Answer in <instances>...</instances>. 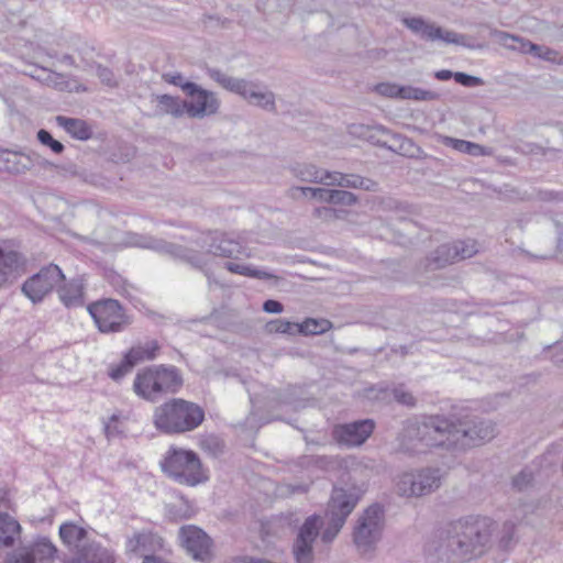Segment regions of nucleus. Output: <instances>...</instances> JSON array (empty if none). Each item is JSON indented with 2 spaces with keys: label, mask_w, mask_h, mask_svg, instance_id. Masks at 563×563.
Wrapping results in <instances>:
<instances>
[{
  "label": "nucleus",
  "mask_w": 563,
  "mask_h": 563,
  "mask_svg": "<svg viewBox=\"0 0 563 563\" xmlns=\"http://www.w3.org/2000/svg\"><path fill=\"white\" fill-rule=\"evenodd\" d=\"M494 521L467 516L438 530L426 551L444 563H459L482 556L489 549Z\"/></svg>",
  "instance_id": "f257e3e1"
},
{
  "label": "nucleus",
  "mask_w": 563,
  "mask_h": 563,
  "mask_svg": "<svg viewBox=\"0 0 563 563\" xmlns=\"http://www.w3.org/2000/svg\"><path fill=\"white\" fill-rule=\"evenodd\" d=\"M456 413L426 415L409 419L402 430V445L416 450L443 449L455 453Z\"/></svg>",
  "instance_id": "f03ea898"
},
{
  "label": "nucleus",
  "mask_w": 563,
  "mask_h": 563,
  "mask_svg": "<svg viewBox=\"0 0 563 563\" xmlns=\"http://www.w3.org/2000/svg\"><path fill=\"white\" fill-rule=\"evenodd\" d=\"M205 420L203 409L183 398H173L157 406L153 413L155 428L165 434L192 431Z\"/></svg>",
  "instance_id": "7ed1b4c3"
},
{
  "label": "nucleus",
  "mask_w": 563,
  "mask_h": 563,
  "mask_svg": "<svg viewBox=\"0 0 563 563\" xmlns=\"http://www.w3.org/2000/svg\"><path fill=\"white\" fill-rule=\"evenodd\" d=\"M184 380L179 369L173 365H153L139 372L133 389L141 398L155 402L166 394H176Z\"/></svg>",
  "instance_id": "20e7f679"
},
{
  "label": "nucleus",
  "mask_w": 563,
  "mask_h": 563,
  "mask_svg": "<svg viewBox=\"0 0 563 563\" xmlns=\"http://www.w3.org/2000/svg\"><path fill=\"white\" fill-rule=\"evenodd\" d=\"M161 466L168 477L183 485L196 486L207 479L198 454L191 450L170 448Z\"/></svg>",
  "instance_id": "39448f33"
},
{
  "label": "nucleus",
  "mask_w": 563,
  "mask_h": 563,
  "mask_svg": "<svg viewBox=\"0 0 563 563\" xmlns=\"http://www.w3.org/2000/svg\"><path fill=\"white\" fill-rule=\"evenodd\" d=\"M207 75L223 89L236 93L250 104L260 107L269 112H276L275 95L268 90H261L258 82L235 78L213 67H207Z\"/></svg>",
  "instance_id": "423d86ee"
},
{
  "label": "nucleus",
  "mask_w": 563,
  "mask_h": 563,
  "mask_svg": "<svg viewBox=\"0 0 563 563\" xmlns=\"http://www.w3.org/2000/svg\"><path fill=\"white\" fill-rule=\"evenodd\" d=\"M455 453L489 442L496 437V426L492 420L473 415L456 413Z\"/></svg>",
  "instance_id": "0eeeda50"
},
{
  "label": "nucleus",
  "mask_w": 563,
  "mask_h": 563,
  "mask_svg": "<svg viewBox=\"0 0 563 563\" xmlns=\"http://www.w3.org/2000/svg\"><path fill=\"white\" fill-rule=\"evenodd\" d=\"M384 523L385 514L380 505L374 504L363 511L353 531V542L358 551L365 553L375 548L382 538Z\"/></svg>",
  "instance_id": "6e6552de"
},
{
  "label": "nucleus",
  "mask_w": 563,
  "mask_h": 563,
  "mask_svg": "<svg viewBox=\"0 0 563 563\" xmlns=\"http://www.w3.org/2000/svg\"><path fill=\"white\" fill-rule=\"evenodd\" d=\"M441 470L438 467L404 473L396 482V493L407 498L431 494L441 486Z\"/></svg>",
  "instance_id": "1a4fd4ad"
},
{
  "label": "nucleus",
  "mask_w": 563,
  "mask_h": 563,
  "mask_svg": "<svg viewBox=\"0 0 563 563\" xmlns=\"http://www.w3.org/2000/svg\"><path fill=\"white\" fill-rule=\"evenodd\" d=\"M87 310L102 333L121 332L131 324L130 317L115 299L98 300L90 303Z\"/></svg>",
  "instance_id": "9d476101"
},
{
  "label": "nucleus",
  "mask_w": 563,
  "mask_h": 563,
  "mask_svg": "<svg viewBox=\"0 0 563 563\" xmlns=\"http://www.w3.org/2000/svg\"><path fill=\"white\" fill-rule=\"evenodd\" d=\"M63 280L65 275L59 266L49 264L29 277L21 289L33 303H38Z\"/></svg>",
  "instance_id": "9b49d317"
},
{
  "label": "nucleus",
  "mask_w": 563,
  "mask_h": 563,
  "mask_svg": "<svg viewBox=\"0 0 563 563\" xmlns=\"http://www.w3.org/2000/svg\"><path fill=\"white\" fill-rule=\"evenodd\" d=\"M401 22L413 34L419 35L424 41H442L445 44L470 46L466 43V35L456 33L454 31L444 30L441 26L435 25L434 23L427 22L421 16L404 18Z\"/></svg>",
  "instance_id": "f8f14e48"
},
{
  "label": "nucleus",
  "mask_w": 563,
  "mask_h": 563,
  "mask_svg": "<svg viewBox=\"0 0 563 563\" xmlns=\"http://www.w3.org/2000/svg\"><path fill=\"white\" fill-rule=\"evenodd\" d=\"M140 247L151 249L155 252L169 255L175 260H179L192 266L194 268L202 269L207 265V262L202 256L195 250L188 249L180 244L167 242L163 239H156L153 236H143L141 241L136 243Z\"/></svg>",
  "instance_id": "ddd939ff"
},
{
  "label": "nucleus",
  "mask_w": 563,
  "mask_h": 563,
  "mask_svg": "<svg viewBox=\"0 0 563 563\" xmlns=\"http://www.w3.org/2000/svg\"><path fill=\"white\" fill-rule=\"evenodd\" d=\"M185 95L190 99L189 101L185 100L189 118L203 119L219 112L221 101L213 91L195 84L185 88Z\"/></svg>",
  "instance_id": "4468645a"
},
{
  "label": "nucleus",
  "mask_w": 563,
  "mask_h": 563,
  "mask_svg": "<svg viewBox=\"0 0 563 563\" xmlns=\"http://www.w3.org/2000/svg\"><path fill=\"white\" fill-rule=\"evenodd\" d=\"M57 548L47 537H36L30 544L8 554L5 563H52Z\"/></svg>",
  "instance_id": "2eb2a0df"
},
{
  "label": "nucleus",
  "mask_w": 563,
  "mask_h": 563,
  "mask_svg": "<svg viewBox=\"0 0 563 563\" xmlns=\"http://www.w3.org/2000/svg\"><path fill=\"white\" fill-rule=\"evenodd\" d=\"M364 490L356 485L333 487L325 512L327 518L342 519L345 522L360 501Z\"/></svg>",
  "instance_id": "dca6fc26"
},
{
  "label": "nucleus",
  "mask_w": 563,
  "mask_h": 563,
  "mask_svg": "<svg viewBox=\"0 0 563 563\" xmlns=\"http://www.w3.org/2000/svg\"><path fill=\"white\" fill-rule=\"evenodd\" d=\"M322 525L321 517L311 515L299 528L294 542L292 552L297 563H311L313 559V543L320 533Z\"/></svg>",
  "instance_id": "f3484780"
},
{
  "label": "nucleus",
  "mask_w": 563,
  "mask_h": 563,
  "mask_svg": "<svg viewBox=\"0 0 563 563\" xmlns=\"http://www.w3.org/2000/svg\"><path fill=\"white\" fill-rule=\"evenodd\" d=\"M374 429V420L362 419L335 426L332 437L339 445L346 448L360 446L372 435Z\"/></svg>",
  "instance_id": "a211bd4d"
},
{
  "label": "nucleus",
  "mask_w": 563,
  "mask_h": 563,
  "mask_svg": "<svg viewBox=\"0 0 563 563\" xmlns=\"http://www.w3.org/2000/svg\"><path fill=\"white\" fill-rule=\"evenodd\" d=\"M179 537L183 547L197 561L209 562L212 558L211 538L196 526H185L180 528Z\"/></svg>",
  "instance_id": "6ab92c4d"
},
{
  "label": "nucleus",
  "mask_w": 563,
  "mask_h": 563,
  "mask_svg": "<svg viewBox=\"0 0 563 563\" xmlns=\"http://www.w3.org/2000/svg\"><path fill=\"white\" fill-rule=\"evenodd\" d=\"M25 257L16 251L0 246V289L12 285L23 273Z\"/></svg>",
  "instance_id": "aec40b11"
},
{
  "label": "nucleus",
  "mask_w": 563,
  "mask_h": 563,
  "mask_svg": "<svg viewBox=\"0 0 563 563\" xmlns=\"http://www.w3.org/2000/svg\"><path fill=\"white\" fill-rule=\"evenodd\" d=\"M208 253L214 256L238 260L240 256H249L246 249L236 240L223 232H213L210 235Z\"/></svg>",
  "instance_id": "412c9836"
},
{
  "label": "nucleus",
  "mask_w": 563,
  "mask_h": 563,
  "mask_svg": "<svg viewBox=\"0 0 563 563\" xmlns=\"http://www.w3.org/2000/svg\"><path fill=\"white\" fill-rule=\"evenodd\" d=\"M75 563H115L113 554L95 541L87 540L75 551Z\"/></svg>",
  "instance_id": "4be33fe9"
},
{
  "label": "nucleus",
  "mask_w": 563,
  "mask_h": 563,
  "mask_svg": "<svg viewBox=\"0 0 563 563\" xmlns=\"http://www.w3.org/2000/svg\"><path fill=\"white\" fill-rule=\"evenodd\" d=\"M371 391L375 393V397L380 400H389L393 397L395 401L409 408H413L417 405L416 397L402 384L394 385L393 387L378 384L372 387Z\"/></svg>",
  "instance_id": "5701e85b"
},
{
  "label": "nucleus",
  "mask_w": 563,
  "mask_h": 563,
  "mask_svg": "<svg viewBox=\"0 0 563 563\" xmlns=\"http://www.w3.org/2000/svg\"><path fill=\"white\" fill-rule=\"evenodd\" d=\"M55 121L59 128L75 140L88 141L93 135L92 125L82 119L57 115Z\"/></svg>",
  "instance_id": "b1692460"
},
{
  "label": "nucleus",
  "mask_w": 563,
  "mask_h": 563,
  "mask_svg": "<svg viewBox=\"0 0 563 563\" xmlns=\"http://www.w3.org/2000/svg\"><path fill=\"white\" fill-rule=\"evenodd\" d=\"M456 247L453 244H442L438 246L423 262L424 271H437L457 261Z\"/></svg>",
  "instance_id": "393cba45"
},
{
  "label": "nucleus",
  "mask_w": 563,
  "mask_h": 563,
  "mask_svg": "<svg viewBox=\"0 0 563 563\" xmlns=\"http://www.w3.org/2000/svg\"><path fill=\"white\" fill-rule=\"evenodd\" d=\"M58 297L67 308H77L84 305V285L79 279H71L58 288Z\"/></svg>",
  "instance_id": "a878e982"
},
{
  "label": "nucleus",
  "mask_w": 563,
  "mask_h": 563,
  "mask_svg": "<svg viewBox=\"0 0 563 563\" xmlns=\"http://www.w3.org/2000/svg\"><path fill=\"white\" fill-rule=\"evenodd\" d=\"M59 537L74 553L88 540L87 531L73 522H65L59 527Z\"/></svg>",
  "instance_id": "bb28decb"
},
{
  "label": "nucleus",
  "mask_w": 563,
  "mask_h": 563,
  "mask_svg": "<svg viewBox=\"0 0 563 563\" xmlns=\"http://www.w3.org/2000/svg\"><path fill=\"white\" fill-rule=\"evenodd\" d=\"M157 101V112L162 115L169 114L174 118H181L187 114V104L179 97L167 93L155 96Z\"/></svg>",
  "instance_id": "cd10ccee"
},
{
  "label": "nucleus",
  "mask_w": 563,
  "mask_h": 563,
  "mask_svg": "<svg viewBox=\"0 0 563 563\" xmlns=\"http://www.w3.org/2000/svg\"><path fill=\"white\" fill-rule=\"evenodd\" d=\"M158 350L159 344L156 340L146 341L144 344H136L125 353L126 363L131 362L135 366L143 361H152L156 357Z\"/></svg>",
  "instance_id": "c85d7f7f"
},
{
  "label": "nucleus",
  "mask_w": 563,
  "mask_h": 563,
  "mask_svg": "<svg viewBox=\"0 0 563 563\" xmlns=\"http://www.w3.org/2000/svg\"><path fill=\"white\" fill-rule=\"evenodd\" d=\"M340 180L338 187L342 188H355L365 191H377L378 189V184L375 180L356 174H343Z\"/></svg>",
  "instance_id": "c756f323"
},
{
  "label": "nucleus",
  "mask_w": 563,
  "mask_h": 563,
  "mask_svg": "<svg viewBox=\"0 0 563 563\" xmlns=\"http://www.w3.org/2000/svg\"><path fill=\"white\" fill-rule=\"evenodd\" d=\"M332 328V322L328 319L307 318L303 322L298 323V334L317 335L323 334Z\"/></svg>",
  "instance_id": "7c9ffc66"
},
{
  "label": "nucleus",
  "mask_w": 563,
  "mask_h": 563,
  "mask_svg": "<svg viewBox=\"0 0 563 563\" xmlns=\"http://www.w3.org/2000/svg\"><path fill=\"white\" fill-rule=\"evenodd\" d=\"M224 267L230 273L239 274V275L247 276V277H252V278L267 280V279H272L275 277L272 273H268V272H265L262 269H257V268H253L250 265L236 264L233 262H227Z\"/></svg>",
  "instance_id": "2f4dec72"
},
{
  "label": "nucleus",
  "mask_w": 563,
  "mask_h": 563,
  "mask_svg": "<svg viewBox=\"0 0 563 563\" xmlns=\"http://www.w3.org/2000/svg\"><path fill=\"white\" fill-rule=\"evenodd\" d=\"M516 525L512 521H505L498 532V547L504 551H509L518 542L516 534Z\"/></svg>",
  "instance_id": "473e14b6"
},
{
  "label": "nucleus",
  "mask_w": 563,
  "mask_h": 563,
  "mask_svg": "<svg viewBox=\"0 0 563 563\" xmlns=\"http://www.w3.org/2000/svg\"><path fill=\"white\" fill-rule=\"evenodd\" d=\"M401 99L415 101H434L440 99V93L412 86H402Z\"/></svg>",
  "instance_id": "72a5a7b5"
},
{
  "label": "nucleus",
  "mask_w": 563,
  "mask_h": 563,
  "mask_svg": "<svg viewBox=\"0 0 563 563\" xmlns=\"http://www.w3.org/2000/svg\"><path fill=\"white\" fill-rule=\"evenodd\" d=\"M265 330L267 333H280L288 335H297L298 334V323L290 322L283 319H275L268 321L265 324Z\"/></svg>",
  "instance_id": "f704fd0d"
},
{
  "label": "nucleus",
  "mask_w": 563,
  "mask_h": 563,
  "mask_svg": "<svg viewBox=\"0 0 563 563\" xmlns=\"http://www.w3.org/2000/svg\"><path fill=\"white\" fill-rule=\"evenodd\" d=\"M500 40L507 48L518 51L522 54H529V46H532V42L506 32H500Z\"/></svg>",
  "instance_id": "c9c22d12"
},
{
  "label": "nucleus",
  "mask_w": 563,
  "mask_h": 563,
  "mask_svg": "<svg viewBox=\"0 0 563 563\" xmlns=\"http://www.w3.org/2000/svg\"><path fill=\"white\" fill-rule=\"evenodd\" d=\"M382 203L385 210L394 211L399 220H405L406 214L412 213V207L409 203L394 198H387Z\"/></svg>",
  "instance_id": "e433bc0d"
},
{
  "label": "nucleus",
  "mask_w": 563,
  "mask_h": 563,
  "mask_svg": "<svg viewBox=\"0 0 563 563\" xmlns=\"http://www.w3.org/2000/svg\"><path fill=\"white\" fill-rule=\"evenodd\" d=\"M200 446L214 457L221 455L224 451L223 441L213 434L203 438L200 442Z\"/></svg>",
  "instance_id": "4c0bfd02"
},
{
  "label": "nucleus",
  "mask_w": 563,
  "mask_h": 563,
  "mask_svg": "<svg viewBox=\"0 0 563 563\" xmlns=\"http://www.w3.org/2000/svg\"><path fill=\"white\" fill-rule=\"evenodd\" d=\"M294 172L295 176L302 181L319 183L321 169L317 168L314 165H299L294 168Z\"/></svg>",
  "instance_id": "58836bf2"
},
{
  "label": "nucleus",
  "mask_w": 563,
  "mask_h": 563,
  "mask_svg": "<svg viewBox=\"0 0 563 563\" xmlns=\"http://www.w3.org/2000/svg\"><path fill=\"white\" fill-rule=\"evenodd\" d=\"M36 137L42 145L49 147L55 154H60L65 148L64 144L55 140L52 133L45 129L38 130Z\"/></svg>",
  "instance_id": "ea45409f"
},
{
  "label": "nucleus",
  "mask_w": 563,
  "mask_h": 563,
  "mask_svg": "<svg viewBox=\"0 0 563 563\" xmlns=\"http://www.w3.org/2000/svg\"><path fill=\"white\" fill-rule=\"evenodd\" d=\"M327 519H328L327 527L324 528V530L321 533V540L324 543H331L336 538V536L339 534V532L341 531V529L343 528L345 522H342V519H340V518H338V519L327 518Z\"/></svg>",
  "instance_id": "a19ab883"
},
{
  "label": "nucleus",
  "mask_w": 563,
  "mask_h": 563,
  "mask_svg": "<svg viewBox=\"0 0 563 563\" xmlns=\"http://www.w3.org/2000/svg\"><path fill=\"white\" fill-rule=\"evenodd\" d=\"M393 140L395 142V145H397V148L395 151H398L402 155L407 156H415V151L420 152V147L416 146L415 143L400 134H395L393 136Z\"/></svg>",
  "instance_id": "79ce46f5"
},
{
  "label": "nucleus",
  "mask_w": 563,
  "mask_h": 563,
  "mask_svg": "<svg viewBox=\"0 0 563 563\" xmlns=\"http://www.w3.org/2000/svg\"><path fill=\"white\" fill-rule=\"evenodd\" d=\"M457 251V261L470 258L477 253L476 242L473 240L457 241L452 243Z\"/></svg>",
  "instance_id": "37998d69"
},
{
  "label": "nucleus",
  "mask_w": 563,
  "mask_h": 563,
  "mask_svg": "<svg viewBox=\"0 0 563 563\" xmlns=\"http://www.w3.org/2000/svg\"><path fill=\"white\" fill-rule=\"evenodd\" d=\"M331 203L341 206H353L357 202V197L350 191L342 189H332Z\"/></svg>",
  "instance_id": "c03bdc74"
},
{
  "label": "nucleus",
  "mask_w": 563,
  "mask_h": 563,
  "mask_svg": "<svg viewBox=\"0 0 563 563\" xmlns=\"http://www.w3.org/2000/svg\"><path fill=\"white\" fill-rule=\"evenodd\" d=\"M375 91L384 97L401 99L402 86L390 82H380L376 85Z\"/></svg>",
  "instance_id": "a18cd8bd"
},
{
  "label": "nucleus",
  "mask_w": 563,
  "mask_h": 563,
  "mask_svg": "<svg viewBox=\"0 0 563 563\" xmlns=\"http://www.w3.org/2000/svg\"><path fill=\"white\" fill-rule=\"evenodd\" d=\"M96 75L103 85H107L108 87L118 86V80L114 76V73L109 67L98 64L96 67Z\"/></svg>",
  "instance_id": "49530a36"
},
{
  "label": "nucleus",
  "mask_w": 563,
  "mask_h": 563,
  "mask_svg": "<svg viewBox=\"0 0 563 563\" xmlns=\"http://www.w3.org/2000/svg\"><path fill=\"white\" fill-rule=\"evenodd\" d=\"M533 482V474L530 470L525 468L512 479V486L518 490L528 488Z\"/></svg>",
  "instance_id": "de8ad7c7"
},
{
  "label": "nucleus",
  "mask_w": 563,
  "mask_h": 563,
  "mask_svg": "<svg viewBox=\"0 0 563 563\" xmlns=\"http://www.w3.org/2000/svg\"><path fill=\"white\" fill-rule=\"evenodd\" d=\"M455 81L463 87L472 88L482 86L484 84L483 79L463 71L455 73Z\"/></svg>",
  "instance_id": "09e8293b"
},
{
  "label": "nucleus",
  "mask_w": 563,
  "mask_h": 563,
  "mask_svg": "<svg viewBox=\"0 0 563 563\" xmlns=\"http://www.w3.org/2000/svg\"><path fill=\"white\" fill-rule=\"evenodd\" d=\"M133 367H134V365H132L131 362L126 363V355L124 354L121 363L110 371L109 376L113 380H119L123 376H125Z\"/></svg>",
  "instance_id": "8fccbe9b"
},
{
  "label": "nucleus",
  "mask_w": 563,
  "mask_h": 563,
  "mask_svg": "<svg viewBox=\"0 0 563 563\" xmlns=\"http://www.w3.org/2000/svg\"><path fill=\"white\" fill-rule=\"evenodd\" d=\"M163 79L170 84V85H174L176 87H179L183 92L185 93V88L188 86V85H195L196 82L194 81H190V80H187L185 79V77L180 74V73H175V74H164L163 75Z\"/></svg>",
  "instance_id": "3c124183"
},
{
  "label": "nucleus",
  "mask_w": 563,
  "mask_h": 563,
  "mask_svg": "<svg viewBox=\"0 0 563 563\" xmlns=\"http://www.w3.org/2000/svg\"><path fill=\"white\" fill-rule=\"evenodd\" d=\"M343 173L340 172H327L321 169V174L319 176V184H323L325 186H338L340 183V177H342Z\"/></svg>",
  "instance_id": "603ef678"
},
{
  "label": "nucleus",
  "mask_w": 563,
  "mask_h": 563,
  "mask_svg": "<svg viewBox=\"0 0 563 563\" xmlns=\"http://www.w3.org/2000/svg\"><path fill=\"white\" fill-rule=\"evenodd\" d=\"M444 144L448 146H451L452 148H454L455 151H457L460 153L467 154L470 141L459 140V139H453V137L446 136L444 139Z\"/></svg>",
  "instance_id": "864d4df0"
},
{
  "label": "nucleus",
  "mask_w": 563,
  "mask_h": 563,
  "mask_svg": "<svg viewBox=\"0 0 563 563\" xmlns=\"http://www.w3.org/2000/svg\"><path fill=\"white\" fill-rule=\"evenodd\" d=\"M540 58L547 62L563 65V55H560L556 51L547 46L544 47L542 55H540Z\"/></svg>",
  "instance_id": "5fc2aeb1"
},
{
  "label": "nucleus",
  "mask_w": 563,
  "mask_h": 563,
  "mask_svg": "<svg viewBox=\"0 0 563 563\" xmlns=\"http://www.w3.org/2000/svg\"><path fill=\"white\" fill-rule=\"evenodd\" d=\"M332 189L314 188L311 190V198L320 201L331 203Z\"/></svg>",
  "instance_id": "6e6d98bb"
},
{
  "label": "nucleus",
  "mask_w": 563,
  "mask_h": 563,
  "mask_svg": "<svg viewBox=\"0 0 563 563\" xmlns=\"http://www.w3.org/2000/svg\"><path fill=\"white\" fill-rule=\"evenodd\" d=\"M263 310L267 313H280L284 310V306L278 300L267 299L263 303Z\"/></svg>",
  "instance_id": "4d7b16f0"
},
{
  "label": "nucleus",
  "mask_w": 563,
  "mask_h": 563,
  "mask_svg": "<svg viewBox=\"0 0 563 563\" xmlns=\"http://www.w3.org/2000/svg\"><path fill=\"white\" fill-rule=\"evenodd\" d=\"M467 154L472 156H485L488 154V150L477 143L470 142Z\"/></svg>",
  "instance_id": "13d9d810"
},
{
  "label": "nucleus",
  "mask_w": 563,
  "mask_h": 563,
  "mask_svg": "<svg viewBox=\"0 0 563 563\" xmlns=\"http://www.w3.org/2000/svg\"><path fill=\"white\" fill-rule=\"evenodd\" d=\"M434 77L441 81H446L452 78L455 80V73L449 69H441L434 73Z\"/></svg>",
  "instance_id": "bf43d9fd"
},
{
  "label": "nucleus",
  "mask_w": 563,
  "mask_h": 563,
  "mask_svg": "<svg viewBox=\"0 0 563 563\" xmlns=\"http://www.w3.org/2000/svg\"><path fill=\"white\" fill-rule=\"evenodd\" d=\"M103 429H104V433L107 435V438H113L115 435H118L119 433H121V430H119L118 428V423H112L111 422H104L103 423Z\"/></svg>",
  "instance_id": "052dcab7"
},
{
  "label": "nucleus",
  "mask_w": 563,
  "mask_h": 563,
  "mask_svg": "<svg viewBox=\"0 0 563 563\" xmlns=\"http://www.w3.org/2000/svg\"><path fill=\"white\" fill-rule=\"evenodd\" d=\"M314 188L312 187H300V186H297V187H292L290 189V194H291V197L296 198L298 194H300L301 196H308L310 195L311 196V190H313Z\"/></svg>",
  "instance_id": "680f3d73"
},
{
  "label": "nucleus",
  "mask_w": 563,
  "mask_h": 563,
  "mask_svg": "<svg viewBox=\"0 0 563 563\" xmlns=\"http://www.w3.org/2000/svg\"><path fill=\"white\" fill-rule=\"evenodd\" d=\"M551 360L554 365L563 367V349H555V352L552 354Z\"/></svg>",
  "instance_id": "e2e57ef3"
},
{
  "label": "nucleus",
  "mask_w": 563,
  "mask_h": 563,
  "mask_svg": "<svg viewBox=\"0 0 563 563\" xmlns=\"http://www.w3.org/2000/svg\"><path fill=\"white\" fill-rule=\"evenodd\" d=\"M544 47H545L544 45H538V44L532 43V46H529V48H530L529 54L540 58V55H542Z\"/></svg>",
  "instance_id": "0e129e2a"
},
{
  "label": "nucleus",
  "mask_w": 563,
  "mask_h": 563,
  "mask_svg": "<svg viewBox=\"0 0 563 563\" xmlns=\"http://www.w3.org/2000/svg\"><path fill=\"white\" fill-rule=\"evenodd\" d=\"M19 164H21L22 167L21 168H16V172H22V170L29 169L30 166H31V158H30V156L21 155Z\"/></svg>",
  "instance_id": "69168bd1"
},
{
  "label": "nucleus",
  "mask_w": 563,
  "mask_h": 563,
  "mask_svg": "<svg viewBox=\"0 0 563 563\" xmlns=\"http://www.w3.org/2000/svg\"><path fill=\"white\" fill-rule=\"evenodd\" d=\"M60 62L63 64L68 65V66H76L75 58L71 55H69V54H64L60 57Z\"/></svg>",
  "instance_id": "338daca9"
},
{
  "label": "nucleus",
  "mask_w": 563,
  "mask_h": 563,
  "mask_svg": "<svg viewBox=\"0 0 563 563\" xmlns=\"http://www.w3.org/2000/svg\"><path fill=\"white\" fill-rule=\"evenodd\" d=\"M521 252L529 258H532V260H547L549 258L548 255H534V254H531L530 252L528 251H525V250H521Z\"/></svg>",
  "instance_id": "774afa93"
}]
</instances>
